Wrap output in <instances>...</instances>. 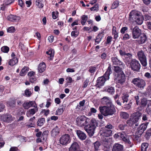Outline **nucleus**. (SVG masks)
<instances>
[{
	"instance_id": "603ef678",
	"label": "nucleus",
	"mask_w": 151,
	"mask_h": 151,
	"mask_svg": "<svg viewBox=\"0 0 151 151\" xmlns=\"http://www.w3.org/2000/svg\"><path fill=\"white\" fill-rule=\"evenodd\" d=\"M120 115L121 117L125 119H127L129 116L128 114L125 112H123L122 113L120 114Z\"/></svg>"
},
{
	"instance_id": "f257e3e1",
	"label": "nucleus",
	"mask_w": 151,
	"mask_h": 151,
	"mask_svg": "<svg viewBox=\"0 0 151 151\" xmlns=\"http://www.w3.org/2000/svg\"><path fill=\"white\" fill-rule=\"evenodd\" d=\"M77 125L84 127V129L90 137L93 136L95 129L98 126L97 121L93 118H88L85 116H80L76 119Z\"/></svg>"
},
{
	"instance_id": "e2e57ef3",
	"label": "nucleus",
	"mask_w": 151,
	"mask_h": 151,
	"mask_svg": "<svg viewBox=\"0 0 151 151\" xmlns=\"http://www.w3.org/2000/svg\"><path fill=\"white\" fill-rule=\"evenodd\" d=\"M36 80V78L35 76L32 77H29V81L30 82L32 83H34Z\"/></svg>"
},
{
	"instance_id": "c03bdc74",
	"label": "nucleus",
	"mask_w": 151,
	"mask_h": 151,
	"mask_svg": "<svg viewBox=\"0 0 151 151\" xmlns=\"http://www.w3.org/2000/svg\"><path fill=\"white\" fill-rule=\"evenodd\" d=\"M42 0H36V4L40 8H42L44 6V4L42 3Z\"/></svg>"
},
{
	"instance_id": "e433bc0d",
	"label": "nucleus",
	"mask_w": 151,
	"mask_h": 151,
	"mask_svg": "<svg viewBox=\"0 0 151 151\" xmlns=\"http://www.w3.org/2000/svg\"><path fill=\"white\" fill-rule=\"evenodd\" d=\"M149 146L147 142H144L142 144L141 151H146Z\"/></svg>"
},
{
	"instance_id": "cd10ccee",
	"label": "nucleus",
	"mask_w": 151,
	"mask_h": 151,
	"mask_svg": "<svg viewBox=\"0 0 151 151\" xmlns=\"http://www.w3.org/2000/svg\"><path fill=\"white\" fill-rule=\"evenodd\" d=\"M59 132V129L58 128V126H56L51 132V135L52 136L54 137L58 135Z\"/></svg>"
},
{
	"instance_id": "864d4df0",
	"label": "nucleus",
	"mask_w": 151,
	"mask_h": 151,
	"mask_svg": "<svg viewBox=\"0 0 151 151\" xmlns=\"http://www.w3.org/2000/svg\"><path fill=\"white\" fill-rule=\"evenodd\" d=\"M114 126H113L110 123H108L105 126L104 128L108 129H110L112 130L114 128Z\"/></svg>"
},
{
	"instance_id": "6e6552de",
	"label": "nucleus",
	"mask_w": 151,
	"mask_h": 151,
	"mask_svg": "<svg viewBox=\"0 0 151 151\" xmlns=\"http://www.w3.org/2000/svg\"><path fill=\"white\" fill-rule=\"evenodd\" d=\"M131 139V136L126 134L124 132H122L120 139L124 142L125 144H128L130 147L133 145V143L130 141Z\"/></svg>"
},
{
	"instance_id": "7ed1b4c3",
	"label": "nucleus",
	"mask_w": 151,
	"mask_h": 151,
	"mask_svg": "<svg viewBox=\"0 0 151 151\" xmlns=\"http://www.w3.org/2000/svg\"><path fill=\"white\" fill-rule=\"evenodd\" d=\"M142 114V113L138 111L133 113L131 116L130 119L127 121V124L129 127H136L138 126Z\"/></svg>"
},
{
	"instance_id": "680f3d73",
	"label": "nucleus",
	"mask_w": 151,
	"mask_h": 151,
	"mask_svg": "<svg viewBox=\"0 0 151 151\" xmlns=\"http://www.w3.org/2000/svg\"><path fill=\"white\" fill-rule=\"evenodd\" d=\"M89 82V79H86L83 82L82 87L84 88H86L88 86V83Z\"/></svg>"
},
{
	"instance_id": "a19ab883",
	"label": "nucleus",
	"mask_w": 151,
	"mask_h": 151,
	"mask_svg": "<svg viewBox=\"0 0 151 151\" xmlns=\"http://www.w3.org/2000/svg\"><path fill=\"white\" fill-rule=\"evenodd\" d=\"M134 135L132 137V139H130L131 141H134V142H136L137 143L140 141L139 135Z\"/></svg>"
},
{
	"instance_id": "0eeeda50",
	"label": "nucleus",
	"mask_w": 151,
	"mask_h": 151,
	"mask_svg": "<svg viewBox=\"0 0 151 151\" xmlns=\"http://www.w3.org/2000/svg\"><path fill=\"white\" fill-rule=\"evenodd\" d=\"M138 59L140 61L141 64L143 67H146L147 64L146 57L145 52L141 50L137 53Z\"/></svg>"
},
{
	"instance_id": "bf43d9fd",
	"label": "nucleus",
	"mask_w": 151,
	"mask_h": 151,
	"mask_svg": "<svg viewBox=\"0 0 151 151\" xmlns=\"http://www.w3.org/2000/svg\"><path fill=\"white\" fill-rule=\"evenodd\" d=\"M112 38V37L111 36H109L107 37L106 40V41L105 43V44L106 45H107L110 43L111 41Z\"/></svg>"
},
{
	"instance_id": "ddd939ff",
	"label": "nucleus",
	"mask_w": 151,
	"mask_h": 151,
	"mask_svg": "<svg viewBox=\"0 0 151 151\" xmlns=\"http://www.w3.org/2000/svg\"><path fill=\"white\" fill-rule=\"evenodd\" d=\"M111 60L113 65L119 66L122 68L125 67V65L116 57H112Z\"/></svg>"
},
{
	"instance_id": "1a4fd4ad",
	"label": "nucleus",
	"mask_w": 151,
	"mask_h": 151,
	"mask_svg": "<svg viewBox=\"0 0 151 151\" xmlns=\"http://www.w3.org/2000/svg\"><path fill=\"white\" fill-rule=\"evenodd\" d=\"M148 124L149 122H146L141 124L137 128L135 132V134L137 135H139V136H140L144 131L146 130Z\"/></svg>"
},
{
	"instance_id": "774afa93",
	"label": "nucleus",
	"mask_w": 151,
	"mask_h": 151,
	"mask_svg": "<svg viewBox=\"0 0 151 151\" xmlns=\"http://www.w3.org/2000/svg\"><path fill=\"white\" fill-rule=\"evenodd\" d=\"M147 28L151 30V22L147 21L146 22Z\"/></svg>"
},
{
	"instance_id": "4468645a",
	"label": "nucleus",
	"mask_w": 151,
	"mask_h": 151,
	"mask_svg": "<svg viewBox=\"0 0 151 151\" xmlns=\"http://www.w3.org/2000/svg\"><path fill=\"white\" fill-rule=\"evenodd\" d=\"M138 12L134 10L132 11L129 13V21L134 22L137 18L139 15Z\"/></svg>"
},
{
	"instance_id": "c756f323",
	"label": "nucleus",
	"mask_w": 151,
	"mask_h": 151,
	"mask_svg": "<svg viewBox=\"0 0 151 151\" xmlns=\"http://www.w3.org/2000/svg\"><path fill=\"white\" fill-rule=\"evenodd\" d=\"M18 61V59L17 57H14L12 59L9 60L8 64L11 66H13L17 63Z\"/></svg>"
},
{
	"instance_id": "6ab92c4d",
	"label": "nucleus",
	"mask_w": 151,
	"mask_h": 151,
	"mask_svg": "<svg viewBox=\"0 0 151 151\" xmlns=\"http://www.w3.org/2000/svg\"><path fill=\"white\" fill-rule=\"evenodd\" d=\"M138 39L137 42L139 44H142L145 42L147 40V37L145 33H142Z\"/></svg>"
},
{
	"instance_id": "a18cd8bd",
	"label": "nucleus",
	"mask_w": 151,
	"mask_h": 151,
	"mask_svg": "<svg viewBox=\"0 0 151 151\" xmlns=\"http://www.w3.org/2000/svg\"><path fill=\"white\" fill-rule=\"evenodd\" d=\"M119 2L117 0H116L113 3L111 6V9H114L117 8L119 5Z\"/></svg>"
},
{
	"instance_id": "49530a36",
	"label": "nucleus",
	"mask_w": 151,
	"mask_h": 151,
	"mask_svg": "<svg viewBox=\"0 0 151 151\" xmlns=\"http://www.w3.org/2000/svg\"><path fill=\"white\" fill-rule=\"evenodd\" d=\"M1 50L3 52L7 53L9 50V48L7 46H4L1 47Z\"/></svg>"
},
{
	"instance_id": "b1692460",
	"label": "nucleus",
	"mask_w": 151,
	"mask_h": 151,
	"mask_svg": "<svg viewBox=\"0 0 151 151\" xmlns=\"http://www.w3.org/2000/svg\"><path fill=\"white\" fill-rule=\"evenodd\" d=\"M104 90L109 94H113L115 92L114 87L111 86H107L104 87Z\"/></svg>"
},
{
	"instance_id": "5701e85b",
	"label": "nucleus",
	"mask_w": 151,
	"mask_h": 151,
	"mask_svg": "<svg viewBox=\"0 0 151 151\" xmlns=\"http://www.w3.org/2000/svg\"><path fill=\"white\" fill-rule=\"evenodd\" d=\"M76 133L79 138L81 140H84L86 138V134L80 130H77Z\"/></svg>"
},
{
	"instance_id": "ea45409f",
	"label": "nucleus",
	"mask_w": 151,
	"mask_h": 151,
	"mask_svg": "<svg viewBox=\"0 0 151 151\" xmlns=\"http://www.w3.org/2000/svg\"><path fill=\"white\" fill-rule=\"evenodd\" d=\"M48 131H45L42 133L41 138L44 141L47 139L48 136Z\"/></svg>"
},
{
	"instance_id": "de8ad7c7",
	"label": "nucleus",
	"mask_w": 151,
	"mask_h": 151,
	"mask_svg": "<svg viewBox=\"0 0 151 151\" xmlns=\"http://www.w3.org/2000/svg\"><path fill=\"white\" fill-rule=\"evenodd\" d=\"M88 71L92 74H94V73L96 71V67L93 66H90L89 67Z\"/></svg>"
},
{
	"instance_id": "9d476101",
	"label": "nucleus",
	"mask_w": 151,
	"mask_h": 151,
	"mask_svg": "<svg viewBox=\"0 0 151 151\" xmlns=\"http://www.w3.org/2000/svg\"><path fill=\"white\" fill-rule=\"evenodd\" d=\"M132 36L134 39H138L142 33V30L137 26H135L132 30Z\"/></svg>"
},
{
	"instance_id": "72a5a7b5",
	"label": "nucleus",
	"mask_w": 151,
	"mask_h": 151,
	"mask_svg": "<svg viewBox=\"0 0 151 151\" xmlns=\"http://www.w3.org/2000/svg\"><path fill=\"white\" fill-rule=\"evenodd\" d=\"M124 67L122 68L119 66H114V71L117 74H119L120 73H122V72H123L122 69L123 68H124Z\"/></svg>"
},
{
	"instance_id": "338daca9",
	"label": "nucleus",
	"mask_w": 151,
	"mask_h": 151,
	"mask_svg": "<svg viewBox=\"0 0 151 151\" xmlns=\"http://www.w3.org/2000/svg\"><path fill=\"white\" fill-rule=\"evenodd\" d=\"M136 101V104L137 105H138L139 103V97L138 95H136L134 97Z\"/></svg>"
},
{
	"instance_id": "f03ea898",
	"label": "nucleus",
	"mask_w": 151,
	"mask_h": 151,
	"mask_svg": "<svg viewBox=\"0 0 151 151\" xmlns=\"http://www.w3.org/2000/svg\"><path fill=\"white\" fill-rule=\"evenodd\" d=\"M101 103L105 106H100V111L104 116L112 115L116 112V110L110 98L105 96L101 99Z\"/></svg>"
},
{
	"instance_id": "423d86ee",
	"label": "nucleus",
	"mask_w": 151,
	"mask_h": 151,
	"mask_svg": "<svg viewBox=\"0 0 151 151\" xmlns=\"http://www.w3.org/2000/svg\"><path fill=\"white\" fill-rule=\"evenodd\" d=\"M130 68L131 70L134 72L140 71L141 65L139 61L136 59H132L130 63Z\"/></svg>"
},
{
	"instance_id": "a211bd4d",
	"label": "nucleus",
	"mask_w": 151,
	"mask_h": 151,
	"mask_svg": "<svg viewBox=\"0 0 151 151\" xmlns=\"http://www.w3.org/2000/svg\"><path fill=\"white\" fill-rule=\"evenodd\" d=\"M20 19L21 18L19 16L12 14H10L7 17V20L12 22H16Z\"/></svg>"
},
{
	"instance_id": "2f4dec72",
	"label": "nucleus",
	"mask_w": 151,
	"mask_h": 151,
	"mask_svg": "<svg viewBox=\"0 0 151 151\" xmlns=\"http://www.w3.org/2000/svg\"><path fill=\"white\" fill-rule=\"evenodd\" d=\"M45 122V118L42 117L39 118L37 122V125L38 126L41 127L44 125Z\"/></svg>"
},
{
	"instance_id": "c9c22d12",
	"label": "nucleus",
	"mask_w": 151,
	"mask_h": 151,
	"mask_svg": "<svg viewBox=\"0 0 151 151\" xmlns=\"http://www.w3.org/2000/svg\"><path fill=\"white\" fill-rule=\"evenodd\" d=\"M146 111L148 114H151V100L148 101V103L147 104V107L146 109Z\"/></svg>"
},
{
	"instance_id": "6e6d98bb",
	"label": "nucleus",
	"mask_w": 151,
	"mask_h": 151,
	"mask_svg": "<svg viewBox=\"0 0 151 151\" xmlns=\"http://www.w3.org/2000/svg\"><path fill=\"white\" fill-rule=\"evenodd\" d=\"M127 127V125L126 124H121L118 126L119 128L121 130L125 129Z\"/></svg>"
},
{
	"instance_id": "3c124183",
	"label": "nucleus",
	"mask_w": 151,
	"mask_h": 151,
	"mask_svg": "<svg viewBox=\"0 0 151 151\" xmlns=\"http://www.w3.org/2000/svg\"><path fill=\"white\" fill-rule=\"evenodd\" d=\"M99 6L97 4H95L94 6L91 7L90 9L91 11H97L99 10Z\"/></svg>"
},
{
	"instance_id": "2eb2a0df",
	"label": "nucleus",
	"mask_w": 151,
	"mask_h": 151,
	"mask_svg": "<svg viewBox=\"0 0 151 151\" xmlns=\"http://www.w3.org/2000/svg\"><path fill=\"white\" fill-rule=\"evenodd\" d=\"M33 107L34 108L30 109L27 111L26 115L27 117H31L38 111V109L37 105L36 104Z\"/></svg>"
},
{
	"instance_id": "052dcab7",
	"label": "nucleus",
	"mask_w": 151,
	"mask_h": 151,
	"mask_svg": "<svg viewBox=\"0 0 151 151\" xmlns=\"http://www.w3.org/2000/svg\"><path fill=\"white\" fill-rule=\"evenodd\" d=\"M9 104L10 107H15L16 106V102L15 100H12L9 101Z\"/></svg>"
},
{
	"instance_id": "bb28decb",
	"label": "nucleus",
	"mask_w": 151,
	"mask_h": 151,
	"mask_svg": "<svg viewBox=\"0 0 151 151\" xmlns=\"http://www.w3.org/2000/svg\"><path fill=\"white\" fill-rule=\"evenodd\" d=\"M104 35V32H100L97 36L96 39H95V45L98 44L101 41Z\"/></svg>"
},
{
	"instance_id": "aec40b11",
	"label": "nucleus",
	"mask_w": 151,
	"mask_h": 151,
	"mask_svg": "<svg viewBox=\"0 0 151 151\" xmlns=\"http://www.w3.org/2000/svg\"><path fill=\"white\" fill-rule=\"evenodd\" d=\"M148 100H147L146 98H143L141 99L140 102H139V105L140 106V108L139 109L140 110H142L144 109L145 107L148 103Z\"/></svg>"
},
{
	"instance_id": "39448f33",
	"label": "nucleus",
	"mask_w": 151,
	"mask_h": 151,
	"mask_svg": "<svg viewBox=\"0 0 151 151\" xmlns=\"http://www.w3.org/2000/svg\"><path fill=\"white\" fill-rule=\"evenodd\" d=\"M131 82L136 87L141 89H143L146 84L145 81L139 77L133 78Z\"/></svg>"
},
{
	"instance_id": "c85d7f7f",
	"label": "nucleus",
	"mask_w": 151,
	"mask_h": 151,
	"mask_svg": "<svg viewBox=\"0 0 151 151\" xmlns=\"http://www.w3.org/2000/svg\"><path fill=\"white\" fill-rule=\"evenodd\" d=\"M143 20L144 18L143 17L139 15L137 18V19H135V20H134V22H136L138 25H140L142 23Z\"/></svg>"
},
{
	"instance_id": "7c9ffc66",
	"label": "nucleus",
	"mask_w": 151,
	"mask_h": 151,
	"mask_svg": "<svg viewBox=\"0 0 151 151\" xmlns=\"http://www.w3.org/2000/svg\"><path fill=\"white\" fill-rule=\"evenodd\" d=\"M29 70V68L27 67L24 66L21 70L19 73V75L21 76H24L26 75Z\"/></svg>"
},
{
	"instance_id": "69168bd1",
	"label": "nucleus",
	"mask_w": 151,
	"mask_h": 151,
	"mask_svg": "<svg viewBox=\"0 0 151 151\" xmlns=\"http://www.w3.org/2000/svg\"><path fill=\"white\" fill-rule=\"evenodd\" d=\"M130 38L129 35L127 33L125 34L123 37V39L124 40H126Z\"/></svg>"
},
{
	"instance_id": "8fccbe9b",
	"label": "nucleus",
	"mask_w": 151,
	"mask_h": 151,
	"mask_svg": "<svg viewBox=\"0 0 151 151\" xmlns=\"http://www.w3.org/2000/svg\"><path fill=\"white\" fill-rule=\"evenodd\" d=\"M58 14L59 12L58 11L55 12L54 11L52 12V18L55 19H56L58 16Z\"/></svg>"
},
{
	"instance_id": "f8f14e48",
	"label": "nucleus",
	"mask_w": 151,
	"mask_h": 151,
	"mask_svg": "<svg viewBox=\"0 0 151 151\" xmlns=\"http://www.w3.org/2000/svg\"><path fill=\"white\" fill-rule=\"evenodd\" d=\"M126 76L123 72L117 74V76L116 78L117 83L122 84L126 81Z\"/></svg>"
},
{
	"instance_id": "a878e982",
	"label": "nucleus",
	"mask_w": 151,
	"mask_h": 151,
	"mask_svg": "<svg viewBox=\"0 0 151 151\" xmlns=\"http://www.w3.org/2000/svg\"><path fill=\"white\" fill-rule=\"evenodd\" d=\"M2 119L4 122L8 123L12 121V116L9 114L3 115Z\"/></svg>"
},
{
	"instance_id": "f3484780",
	"label": "nucleus",
	"mask_w": 151,
	"mask_h": 151,
	"mask_svg": "<svg viewBox=\"0 0 151 151\" xmlns=\"http://www.w3.org/2000/svg\"><path fill=\"white\" fill-rule=\"evenodd\" d=\"M80 150L79 144L76 142H74L69 148V151H78Z\"/></svg>"
},
{
	"instance_id": "5fc2aeb1",
	"label": "nucleus",
	"mask_w": 151,
	"mask_h": 151,
	"mask_svg": "<svg viewBox=\"0 0 151 151\" xmlns=\"http://www.w3.org/2000/svg\"><path fill=\"white\" fill-rule=\"evenodd\" d=\"M128 28L127 27H122L120 30V32L122 34H124L125 32H127Z\"/></svg>"
},
{
	"instance_id": "9b49d317",
	"label": "nucleus",
	"mask_w": 151,
	"mask_h": 151,
	"mask_svg": "<svg viewBox=\"0 0 151 151\" xmlns=\"http://www.w3.org/2000/svg\"><path fill=\"white\" fill-rule=\"evenodd\" d=\"M59 141L60 144L66 145L70 142L71 139L68 134H65L60 137Z\"/></svg>"
},
{
	"instance_id": "4c0bfd02",
	"label": "nucleus",
	"mask_w": 151,
	"mask_h": 151,
	"mask_svg": "<svg viewBox=\"0 0 151 151\" xmlns=\"http://www.w3.org/2000/svg\"><path fill=\"white\" fill-rule=\"evenodd\" d=\"M54 51L52 50L51 49L48 51H47L46 53L47 55H49L50 56L48 57V58L50 60H52L54 57Z\"/></svg>"
},
{
	"instance_id": "58836bf2",
	"label": "nucleus",
	"mask_w": 151,
	"mask_h": 151,
	"mask_svg": "<svg viewBox=\"0 0 151 151\" xmlns=\"http://www.w3.org/2000/svg\"><path fill=\"white\" fill-rule=\"evenodd\" d=\"M151 136V128L148 129L146 131L145 137L147 140L149 139Z\"/></svg>"
},
{
	"instance_id": "f704fd0d",
	"label": "nucleus",
	"mask_w": 151,
	"mask_h": 151,
	"mask_svg": "<svg viewBox=\"0 0 151 151\" xmlns=\"http://www.w3.org/2000/svg\"><path fill=\"white\" fill-rule=\"evenodd\" d=\"M81 23L82 25H84L88 19V16L85 15H83L81 17Z\"/></svg>"
},
{
	"instance_id": "412c9836",
	"label": "nucleus",
	"mask_w": 151,
	"mask_h": 151,
	"mask_svg": "<svg viewBox=\"0 0 151 151\" xmlns=\"http://www.w3.org/2000/svg\"><path fill=\"white\" fill-rule=\"evenodd\" d=\"M112 151H124L123 146L118 143L115 144L113 146Z\"/></svg>"
},
{
	"instance_id": "473e14b6",
	"label": "nucleus",
	"mask_w": 151,
	"mask_h": 151,
	"mask_svg": "<svg viewBox=\"0 0 151 151\" xmlns=\"http://www.w3.org/2000/svg\"><path fill=\"white\" fill-rule=\"evenodd\" d=\"M65 110V108H63V105L60 106L57 109L56 111L55 115H60Z\"/></svg>"
},
{
	"instance_id": "4d7b16f0",
	"label": "nucleus",
	"mask_w": 151,
	"mask_h": 151,
	"mask_svg": "<svg viewBox=\"0 0 151 151\" xmlns=\"http://www.w3.org/2000/svg\"><path fill=\"white\" fill-rule=\"evenodd\" d=\"M32 94V93L29 89H26L25 91V95L26 97H29Z\"/></svg>"
},
{
	"instance_id": "79ce46f5",
	"label": "nucleus",
	"mask_w": 151,
	"mask_h": 151,
	"mask_svg": "<svg viewBox=\"0 0 151 151\" xmlns=\"http://www.w3.org/2000/svg\"><path fill=\"white\" fill-rule=\"evenodd\" d=\"M94 151H98L99 150V147L101 145L99 142L96 141L93 143Z\"/></svg>"
},
{
	"instance_id": "393cba45",
	"label": "nucleus",
	"mask_w": 151,
	"mask_h": 151,
	"mask_svg": "<svg viewBox=\"0 0 151 151\" xmlns=\"http://www.w3.org/2000/svg\"><path fill=\"white\" fill-rule=\"evenodd\" d=\"M112 131L110 129H108L106 128L103 129L102 135L103 136L105 137H109L111 136L112 134Z\"/></svg>"
},
{
	"instance_id": "09e8293b",
	"label": "nucleus",
	"mask_w": 151,
	"mask_h": 151,
	"mask_svg": "<svg viewBox=\"0 0 151 151\" xmlns=\"http://www.w3.org/2000/svg\"><path fill=\"white\" fill-rule=\"evenodd\" d=\"M15 30V27L13 26L10 27L7 29V32L10 33H14Z\"/></svg>"
},
{
	"instance_id": "dca6fc26",
	"label": "nucleus",
	"mask_w": 151,
	"mask_h": 151,
	"mask_svg": "<svg viewBox=\"0 0 151 151\" xmlns=\"http://www.w3.org/2000/svg\"><path fill=\"white\" fill-rule=\"evenodd\" d=\"M46 68V65L45 62H42L39 63L38 66L37 70L38 73L40 76L43 75L42 74L45 71Z\"/></svg>"
},
{
	"instance_id": "0e129e2a",
	"label": "nucleus",
	"mask_w": 151,
	"mask_h": 151,
	"mask_svg": "<svg viewBox=\"0 0 151 151\" xmlns=\"http://www.w3.org/2000/svg\"><path fill=\"white\" fill-rule=\"evenodd\" d=\"M112 35H114V38L116 40L119 37L118 32L117 31L112 32Z\"/></svg>"
},
{
	"instance_id": "13d9d810",
	"label": "nucleus",
	"mask_w": 151,
	"mask_h": 151,
	"mask_svg": "<svg viewBox=\"0 0 151 151\" xmlns=\"http://www.w3.org/2000/svg\"><path fill=\"white\" fill-rule=\"evenodd\" d=\"M78 35V32L77 30L73 31L71 33V36L74 37H77Z\"/></svg>"
},
{
	"instance_id": "4be33fe9",
	"label": "nucleus",
	"mask_w": 151,
	"mask_h": 151,
	"mask_svg": "<svg viewBox=\"0 0 151 151\" xmlns=\"http://www.w3.org/2000/svg\"><path fill=\"white\" fill-rule=\"evenodd\" d=\"M35 102L33 101L24 102L22 104L23 107L26 109H28L33 106Z\"/></svg>"
},
{
	"instance_id": "20e7f679",
	"label": "nucleus",
	"mask_w": 151,
	"mask_h": 151,
	"mask_svg": "<svg viewBox=\"0 0 151 151\" xmlns=\"http://www.w3.org/2000/svg\"><path fill=\"white\" fill-rule=\"evenodd\" d=\"M112 73L111 66L110 64H109V66L105 73L102 76L99 77L97 78L95 85L98 88H100L103 86L105 82L109 80L110 75Z\"/></svg>"
},
{
	"instance_id": "37998d69",
	"label": "nucleus",
	"mask_w": 151,
	"mask_h": 151,
	"mask_svg": "<svg viewBox=\"0 0 151 151\" xmlns=\"http://www.w3.org/2000/svg\"><path fill=\"white\" fill-rule=\"evenodd\" d=\"M129 96L128 94H123L122 97V99L123 103L127 102L129 100L128 98Z\"/></svg>"
}]
</instances>
